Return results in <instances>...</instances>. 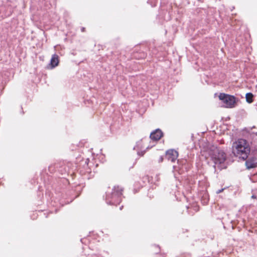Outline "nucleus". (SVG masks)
I'll return each mask as SVG.
<instances>
[{
	"label": "nucleus",
	"mask_w": 257,
	"mask_h": 257,
	"mask_svg": "<svg viewBox=\"0 0 257 257\" xmlns=\"http://www.w3.org/2000/svg\"><path fill=\"white\" fill-rule=\"evenodd\" d=\"M158 0H148V3L151 5L152 7H155L157 4Z\"/></svg>",
	"instance_id": "9b49d317"
},
{
	"label": "nucleus",
	"mask_w": 257,
	"mask_h": 257,
	"mask_svg": "<svg viewBox=\"0 0 257 257\" xmlns=\"http://www.w3.org/2000/svg\"><path fill=\"white\" fill-rule=\"evenodd\" d=\"M247 168L251 169L255 168L257 166V163L254 160H248L245 163Z\"/></svg>",
	"instance_id": "6e6552de"
},
{
	"label": "nucleus",
	"mask_w": 257,
	"mask_h": 257,
	"mask_svg": "<svg viewBox=\"0 0 257 257\" xmlns=\"http://www.w3.org/2000/svg\"><path fill=\"white\" fill-rule=\"evenodd\" d=\"M250 152L248 142L243 139H238L232 144V152L234 156L245 160Z\"/></svg>",
	"instance_id": "f257e3e1"
},
{
	"label": "nucleus",
	"mask_w": 257,
	"mask_h": 257,
	"mask_svg": "<svg viewBox=\"0 0 257 257\" xmlns=\"http://www.w3.org/2000/svg\"><path fill=\"white\" fill-rule=\"evenodd\" d=\"M122 189L119 186H114L112 192V198H114L117 202L121 201L120 197L122 194Z\"/></svg>",
	"instance_id": "39448f33"
},
{
	"label": "nucleus",
	"mask_w": 257,
	"mask_h": 257,
	"mask_svg": "<svg viewBox=\"0 0 257 257\" xmlns=\"http://www.w3.org/2000/svg\"><path fill=\"white\" fill-rule=\"evenodd\" d=\"M223 189H220V190H218L217 191V194H219V193H220L222 192L223 191Z\"/></svg>",
	"instance_id": "f8f14e48"
},
{
	"label": "nucleus",
	"mask_w": 257,
	"mask_h": 257,
	"mask_svg": "<svg viewBox=\"0 0 257 257\" xmlns=\"http://www.w3.org/2000/svg\"><path fill=\"white\" fill-rule=\"evenodd\" d=\"M218 97L219 99L222 101L225 107L232 108L235 106L236 101L234 96L221 93Z\"/></svg>",
	"instance_id": "7ed1b4c3"
},
{
	"label": "nucleus",
	"mask_w": 257,
	"mask_h": 257,
	"mask_svg": "<svg viewBox=\"0 0 257 257\" xmlns=\"http://www.w3.org/2000/svg\"><path fill=\"white\" fill-rule=\"evenodd\" d=\"M253 95L251 93H247L245 95L246 100L248 103H251L253 102Z\"/></svg>",
	"instance_id": "1a4fd4ad"
},
{
	"label": "nucleus",
	"mask_w": 257,
	"mask_h": 257,
	"mask_svg": "<svg viewBox=\"0 0 257 257\" xmlns=\"http://www.w3.org/2000/svg\"><path fill=\"white\" fill-rule=\"evenodd\" d=\"M163 137V133L160 129H157L151 133L150 138L153 141H158Z\"/></svg>",
	"instance_id": "423d86ee"
},
{
	"label": "nucleus",
	"mask_w": 257,
	"mask_h": 257,
	"mask_svg": "<svg viewBox=\"0 0 257 257\" xmlns=\"http://www.w3.org/2000/svg\"><path fill=\"white\" fill-rule=\"evenodd\" d=\"M143 145V140H141L140 141L137 142V144L135 147V149L139 150V149L142 148Z\"/></svg>",
	"instance_id": "9d476101"
},
{
	"label": "nucleus",
	"mask_w": 257,
	"mask_h": 257,
	"mask_svg": "<svg viewBox=\"0 0 257 257\" xmlns=\"http://www.w3.org/2000/svg\"><path fill=\"white\" fill-rule=\"evenodd\" d=\"M138 154L139 155H141V156H143L144 154V152H141V154H140V152H138Z\"/></svg>",
	"instance_id": "ddd939ff"
},
{
	"label": "nucleus",
	"mask_w": 257,
	"mask_h": 257,
	"mask_svg": "<svg viewBox=\"0 0 257 257\" xmlns=\"http://www.w3.org/2000/svg\"><path fill=\"white\" fill-rule=\"evenodd\" d=\"M209 155L215 165L223 163L226 159V155L225 152L217 147L210 150Z\"/></svg>",
	"instance_id": "f03ea898"
},
{
	"label": "nucleus",
	"mask_w": 257,
	"mask_h": 257,
	"mask_svg": "<svg viewBox=\"0 0 257 257\" xmlns=\"http://www.w3.org/2000/svg\"><path fill=\"white\" fill-rule=\"evenodd\" d=\"M59 62V60L58 56L56 54L52 55L50 61V65L51 68H53L58 66Z\"/></svg>",
	"instance_id": "0eeeda50"
},
{
	"label": "nucleus",
	"mask_w": 257,
	"mask_h": 257,
	"mask_svg": "<svg viewBox=\"0 0 257 257\" xmlns=\"http://www.w3.org/2000/svg\"><path fill=\"white\" fill-rule=\"evenodd\" d=\"M166 157L172 162H174L178 157V152L174 149H169L166 152Z\"/></svg>",
	"instance_id": "20e7f679"
}]
</instances>
